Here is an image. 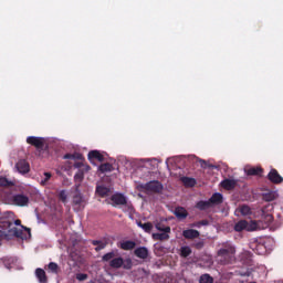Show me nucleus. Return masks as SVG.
<instances>
[{"instance_id": "nucleus-1", "label": "nucleus", "mask_w": 283, "mask_h": 283, "mask_svg": "<svg viewBox=\"0 0 283 283\" xmlns=\"http://www.w3.org/2000/svg\"><path fill=\"white\" fill-rule=\"evenodd\" d=\"M30 229L21 226V220H15L14 223L4 216L0 221V240H11V238H20L28 240L30 238Z\"/></svg>"}, {"instance_id": "nucleus-23", "label": "nucleus", "mask_w": 283, "mask_h": 283, "mask_svg": "<svg viewBox=\"0 0 283 283\" xmlns=\"http://www.w3.org/2000/svg\"><path fill=\"white\" fill-rule=\"evenodd\" d=\"M74 205H77L78 207H85V199L83 198V195L81 192H76L73 197Z\"/></svg>"}, {"instance_id": "nucleus-2", "label": "nucleus", "mask_w": 283, "mask_h": 283, "mask_svg": "<svg viewBox=\"0 0 283 283\" xmlns=\"http://www.w3.org/2000/svg\"><path fill=\"white\" fill-rule=\"evenodd\" d=\"M64 160H73L75 169H80L75 176L74 180L75 182H83V178H85V174L90 171L91 167L83 161H76V160H83V155L75 153V154H66L63 157Z\"/></svg>"}, {"instance_id": "nucleus-12", "label": "nucleus", "mask_w": 283, "mask_h": 283, "mask_svg": "<svg viewBox=\"0 0 283 283\" xmlns=\"http://www.w3.org/2000/svg\"><path fill=\"white\" fill-rule=\"evenodd\" d=\"M15 169L19 174H28L30 171V164L24 159H21L15 164Z\"/></svg>"}, {"instance_id": "nucleus-19", "label": "nucleus", "mask_w": 283, "mask_h": 283, "mask_svg": "<svg viewBox=\"0 0 283 283\" xmlns=\"http://www.w3.org/2000/svg\"><path fill=\"white\" fill-rule=\"evenodd\" d=\"M235 185H238L235 179H224L221 181V187H223V189H227L228 191H231V189H234Z\"/></svg>"}, {"instance_id": "nucleus-26", "label": "nucleus", "mask_w": 283, "mask_h": 283, "mask_svg": "<svg viewBox=\"0 0 283 283\" xmlns=\"http://www.w3.org/2000/svg\"><path fill=\"white\" fill-rule=\"evenodd\" d=\"M277 196V191H269L263 195V198L266 202H272V200H275Z\"/></svg>"}, {"instance_id": "nucleus-9", "label": "nucleus", "mask_w": 283, "mask_h": 283, "mask_svg": "<svg viewBox=\"0 0 283 283\" xmlns=\"http://www.w3.org/2000/svg\"><path fill=\"white\" fill-rule=\"evenodd\" d=\"M27 143L28 145H33L36 149H43L45 147V138L43 137L29 136Z\"/></svg>"}, {"instance_id": "nucleus-29", "label": "nucleus", "mask_w": 283, "mask_h": 283, "mask_svg": "<svg viewBox=\"0 0 283 283\" xmlns=\"http://www.w3.org/2000/svg\"><path fill=\"white\" fill-rule=\"evenodd\" d=\"M181 258H189L191 255V248L189 245H184L180 248Z\"/></svg>"}, {"instance_id": "nucleus-14", "label": "nucleus", "mask_w": 283, "mask_h": 283, "mask_svg": "<svg viewBox=\"0 0 283 283\" xmlns=\"http://www.w3.org/2000/svg\"><path fill=\"white\" fill-rule=\"evenodd\" d=\"M88 160L90 163H94L95 160H98V163H103V160H105V157L98 150H91L88 153Z\"/></svg>"}, {"instance_id": "nucleus-39", "label": "nucleus", "mask_w": 283, "mask_h": 283, "mask_svg": "<svg viewBox=\"0 0 283 283\" xmlns=\"http://www.w3.org/2000/svg\"><path fill=\"white\" fill-rule=\"evenodd\" d=\"M197 161L199 163L202 169H207L209 167V164H207V160L205 159H197Z\"/></svg>"}, {"instance_id": "nucleus-34", "label": "nucleus", "mask_w": 283, "mask_h": 283, "mask_svg": "<svg viewBox=\"0 0 283 283\" xmlns=\"http://www.w3.org/2000/svg\"><path fill=\"white\" fill-rule=\"evenodd\" d=\"M238 211L241 212V216H250L251 208L249 206H241Z\"/></svg>"}, {"instance_id": "nucleus-27", "label": "nucleus", "mask_w": 283, "mask_h": 283, "mask_svg": "<svg viewBox=\"0 0 283 283\" xmlns=\"http://www.w3.org/2000/svg\"><path fill=\"white\" fill-rule=\"evenodd\" d=\"M181 182L185 185V187H196V179L191 177H182Z\"/></svg>"}, {"instance_id": "nucleus-38", "label": "nucleus", "mask_w": 283, "mask_h": 283, "mask_svg": "<svg viewBox=\"0 0 283 283\" xmlns=\"http://www.w3.org/2000/svg\"><path fill=\"white\" fill-rule=\"evenodd\" d=\"M76 280H78V282H85V280H87V274L78 273L76 274Z\"/></svg>"}, {"instance_id": "nucleus-33", "label": "nucleus", "mask_w": 283, "mask_h": 283, "mask_svg": "<svg viewBox=\"0 0 283 283\" xmlns=\"http://www.w3.org/2000/svg\"><path fill=\"white\" fill-rule=\"evenodd\" d=\"M199 283H213V277L209 274H202L199 279Z\"/></svg>"}, {"instance_id": "nucleus-31", "label": "nucleus", "mask_w": 283, "mask_h": 283, "mask_svg": "<svg viewBox=\"0 0 283 283\" xmlns=\"http://www.w3.org/2000/svg\"><path fill=\"white\" fill-rule=\"evenodd\" d=\"M14 186V181L8 180L6 177H0V187H12Z\"/></svg>"}, {"instance_id": "nucleus-13", "label": "nucleus", "mask_w": 283, "mask_h": 283, "mask_svg": "<svg viewBox=\"0 0 283 283\" xmlns=\"http://www.w3.org/2000/svg\"><path fill=\"white\" fill-rule=\"evenodd\" d=\"M169 233H171V228L166 227L164 228V231L153 233V238L154 240H169Z\"/></svg>"}, {"instance_id": "nucleus-4", "label": "nucleus", "mask_w": 283, "mask_h": 283, "mask_svg": "<svg viewBox=\"0 0 283 283\" xmlns=\"http://www.w3.org/2000/svg\"><path fill=\"white\" fill-rule=\"evenodd\" d=\"M252 249L258 253V255H265V253H269V251H272L273 240L271 239L262 240L259 243L252 244Z\"/></svg>"}, {"instance_id": "nucleus-3", "label": "nucleus", "mask_w": 283, "mask_h": 283, "mask_svg": "<svg viewBox=\"0 0 283 283\" xmlns=\"http://www.w3.org/2000/svg\"><path fill=\"white\" fill-rule=\"evenodd\" d=\"M235 255V248L233 245H228L227 248L220 249L218 252V262L221 264H229Z\"/></svg>"}, {"instance_id": "nucleus-32", "label": "nucleus", "mask_w": 283, "mask_h": 283, "mask_svg": "<svg viewBox=\"0 0 283 283\" xmlns=\"http://www.w3.org/2000/svg\"><path fill=\"white\" fill-rule=\"evenodd\" d=\"M137 224H138V227H139L140 229H143L144 231H146V233H149V232L151 231V229H154V226H153L150 222H147V223H140V222H138Z\"/></svg>"}, {"instance_id": "nucleus-15", "label": "nucleus", "mask_w": 283, "mask_h": 283, "mask_svg": "<svg viewBox=\"0 0 283 283\" xmlns=\"http://www.w3.org/2000/svg\"><path fill=\"white\" fill-rule=\"evenodd\" d=\"M244 172L247 174V176H261L262 175V168L261 167L247 166L244 168Z\"/></svg>"}, {"instance_id": "nucleus-6", "label": "nucleus", "mask_w": 283, "mask_h": 283, "mask_svg": "<svg viewBox=\"0 0 283 283\" xmlns=\"http://www.w3.org/2000/svg\"><path fill=\"white\" fill-rule=\"evenodd\" d=\"M109 266L112 269H126L127 271H129V269H132L133 266V262L129 258L123 259L120 256H117L111 260Z\"/></svg>"}, {"instance_id": "nucleus-42", "label": "nucleus", "mask_w": 283, "mask_h": 283, "mask_svg": "<svg viewBox=\"0 0 283 283\" xmlns=\"http://www.w3.org/2000/svg\"><path fill=\"white\" fill-rule=\"evenodd\" d=\"M265 220H266V222H273V216L266 214Z\"/></svg>"}, {"instance_id": "nucleus-28", "label": "nucleus", "mask_w": 283, "mask_h": 283, "mask_svg": "<svg viewBox=\"0 0 283 283\" xmlns=\"http://www.w3.org/2000/svg\"><path fill=\"white\" fill-rule=\"evenodd\" d=\"M96 193H98V196H102V198H105V196L109 193V188L105 186H97Z\"/></svg>"}, {"instance_id": "nucleus-40", "label": "nucleus", "mask_w": 283, "mask_h": 283, "mask_svg": "<svg viewBox=\"0 0 283 283\" xmlns=\"http://www.w3.org/2000/svg\"><path fill=\"white\" fill-rule=\"evenodd\" d=\"M207 224H209V221L203 220V221L193 223L192 227H198V228H200V227H207Z\"/></svg>"}, {"instance_id": "nucleus-7", "label": "nucleus", "mask_w": 283, "mask_h": 283, "mask_svg": "<svg viewBox=\"0 0 283 283\" xmlns=\"http://www.w3.org/2000/svg\"><path fill=\"white\" fill-rule=\"evenodd\" d=\"M142 189L150 193H160V191H163V184L158 180H153L142 185Z\"/></svg>"}, {"instance_id": "nucleus-35", "label": "nucleus", "mask_w": 283, "mask_h": 283, "mask_svg": "<svg viewBox=\"0 0 283 283\" xmlns=\"http://www.w3.org/2000/svg\"><path fill=\"white\" fill-rule=\"evenodd\" d=\"M49 271H51V273H59V264L54 262L49 263Z\"/></svg>"}, {"instance_id": "nucleus-43", "label": "nucleus", "mask_w": 283, "mask_h": 283, "mask_svg": "<svg viewBox=\"0 0 283 283\" xmlns=\"http://www.w3.org/2000/svg\"><path fill=\"white\" fill-rule=\"evenodd\" d=\"M105 247H106L105 243H99V245L97 248H95V250L102 251V249H105Z\"/></svg>"}, {"instance_id": "nucleus-37", "label": "nucleus", "mask_w": 283, "mask_h": 283, "mask_svg": "<svg viewBox=\"0 0 283 283\" xmlns=\"http://www.w3.org/2000/svg\"><path fill=\"white\" fill-rule=\"evenodd\" d=\"M59 196L62 202H67V192L65 190H62Z\"/></svg>"}, {"instance_id": "nucleus-45", "label": "nucleus", "mask_w": 283, "mask_h": 283, "mask_svg": "<svg viewBox=\"0 0 283 283\" xmlns=\"http://www.w3.org/2000/svg\"><path fill=\"white\" fill-rule=\"evenodd\" d=\"M94 244H98V241H95Z\"/></svg>"}, {"instance_id": "nucleus-24", "label": "nucleus", "mask_w": 283, "mask_h": 283, "mask_svg": "<svg viewBox=\"0 0 283 283\" xmlns=\"http://www.w3.org/2000/svg\"><path fill=\"white\" fill-rule=\"evenodd\" d=\"M175 216L179 220H185V218H187L188 213H187V210L185 208L178 207V208L175 209Z\"/></svg>"}, {"instance_id": "nucleus-16", "label": "nucleus", "mask_w": 283, "mask_h": 283, "mask_svg": "<svg viewBox=\"0 0 283 283\" xmlns=\"http://www.w3.org/2000/svg\"><path fill=\"white\" fill-rule=\"evenodd\" d=\"M222 200H223L222 193L220 192L213 193L209 199L210 207H213L216 205H222Z\"/></svg>"}, {"instance_id": "nucleus-21", "label": "nucleus", "mask_w": 283, "mask_h": 283, "mask_svg": "<svg viewBox=\"0 0 283 283\" xmlns=\"http://www.w3.org/2000/svg\"><path fill=\"white\" fill-rule=\"evenodd\" d=\"M119 247L120 249H123V251H132V249H135L136 242L132 240L122 241L119 243Z\"/></svg>"}, {"instance_id": "nucleus-10", "label": "nucleus", "mask_w": 283, "mask_h": 283, "mask_svg": "<svg viewBox=\"0 0 283 283\" xmlns=\"http://www.w3.org/2000/svg\"><path fill=\"white\" fill-rule=\"evenodd\" d=\"M268 178L270 182H273L274 185H280L283 182V177L277 172L275 169H271L268 174Z\"/></svg>"}, {"instance_id": "nucleus-30", "label": "nucleus", "mask_w": 283, "mask_h": 283, "mask_svg": "<svg viewBox=\"0 0 283 283\" xmlns=\"http://www.w3.org/2000/svg\"><path fill=\"white\" fill-rule=\"evenodd\" d=\"M211 208V201L207 200V201H199L197 203V209H200L201 211H205V209H209Z\"/></svg>"}, {"instance_id": "nucleus-17", "label": "nucleus", "mask_w": 283, "mask_h": 283, "mask_svg": "<svg viewBox=\"0 0 283 283\" xmlns=\"http://www.w3.org/2000/svg\"><path fill=\"white\" fill-rule=\"evenodd\" d=\"M184 238L187 240H193V238H199L200 232L198 230L188 229L182 232Z\"/></svg>"}, {"instance_id": "nucleus-25", "label": "nucleus", "mask_w": 283, "mask_h": 283, "mask_svg": "<svg viewBox=\"0 0 283 283\" xmlns=\"http://www.w3.org/2000/svg\"><path fill=\"white\" fill-rule=\"evenodd\" d=\"M98 171H101V174H109V171H114V166L109 163L102 164L98 167Z\"/></svg>"}, {"instance_id": "nucleus-36", "label": "nucleus", "mask_w": 283, "mask_h": 283, "mask_svg": "<svg viewBox=\"0 0 283 283\" xmlns=\"http://www.w3.org/2000/svg\"><path fill=\"white\" fill-rule=\"evenodd\" d=\"M114 256H115L114 252H108V253L103 255L102 260L104 262H109V260L111 261L114 260Z\"/></svg>"}, {"instance_id": "nucleus-8", "label": "nucleus", "mask_w": 283, "mask_h": 283, "mask_svg": "<svg viewBox=\"0 0 283 283\" xmlns=\"http://www.w3.org/2000/svg\"><path fill=\"white\" fill-rule=\"evenodd\" d=\"M112 205L114 207H118L120 205H126L128 207L129 211H134V207L132 205L127 203V197L123 193H115L111 197Z\"/></svg>"}, {"instance_id": "nucleus-41", "label": "nucleus", "mask_w": 283, "mask_h": 283, "mask_svg": "<svg viewBox=\"0 0 283 283\" xmlns=\"http://www.w3.org/2000/svg\"><path fill=\"white\" fill-rule=\"evenodd\" d=\"M166 228H167V227H165V226L156 224V229H157V231L163 232V231H165V229H166Z\"/></svg>"}, {"instance_id": "nucleus-11", "label": "nucleus", "mask_w": 283, "mask_h": 283, "mask_svg": "<svg viewBox=\"0 0 283 283\" xmlns=\"http://www.w3.org/2000/svg\"><path fill=\"white\" fill-rule=\"evenodd\" d=\"M13 202L18 207H28L30 202V198H28V196H24V195H15L13 197Z\"/></svg>"}, {"instance_id": "nucleus-22", "label": "nucleus", "mask_w": 283, "mask_h": 283, "mask_svg": "<svg viewBox=\"0 0 283 283\" xmlns=\"http://www.w3.org/2000/svg\"><path fill=\"white\" fill-rule=\"evenodd\" d=\"M35 277L40 283H48V276L45 275V270L38 268L35 270Z\"/></svg>"}, {"instance_id": "nucleus-20", "label": "nucleus", "mask_w": 283, "mask_h": 283, "mask_svg": "<svg viewBox=\"0 0 283 283\" xmlns=\"http://www.w3.org/2000/svg\"><path fill=\"white\" fill-rule=\"evenodd\" d=\"M50 180H52V172H43L40 176V185L42 187H48V185H50Z\"/></svg>"}, {"instance_id": "nucleus-5", "label": "nucleus", "mask_w": 283, "mask_h": 283, "mask_svg": "<svg viewBox=\"0 0 283 283\" xmlns=\"http://www.w3.org/2000/svg\"><path fill=\"white\" fill-rule=\"evenodd\" d=\"M258 229H262V227H260V222L258 221H244L241 220L239 222H237L234 224V231H258Z\"/></svg>"}, {"instance_id": "nucleus-44", "label": "nucleus", "mask_w": 283, "mask_h": 283, "mask_svg": "<svg viewBox=\"0 0 283 283\" xmlns=\"http://www.w3.org/2000/svg\"><path fill=\"white\" fill-rule=\"evenodd\" d=\"M144 163H149V159H144Z\"/></svg>"}, {"instance_id": "nucleus-18", "label": "nucleus", "mask_w": 283, "mask_h": 283, "mask_svg": "<svg viewBox=\"0 0 283 283\" xmlns=\"http://www.w3.org/2000/svg\"><path fill=\"white\" fill-rule=\"evenodd\" d=\"M135 255L136 258H140V260H146V258L149 255V250L145 247H139L135 249Z\"/></svg>"}]
</instances>
